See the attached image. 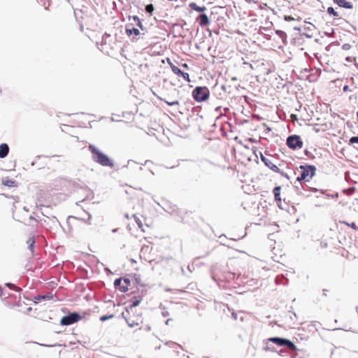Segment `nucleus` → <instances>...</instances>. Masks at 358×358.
<instances>
[{
	"label": "nucleus",
	"instance_id": "f257e3e1",
	"mask_svg": "<svg viewBox=\"0 0 358 358\" xmlns=\"http://www.w3.org/2000/svg\"><path fill=\"white\" fill-rule=\"evenodd\" d=\"M88 148L89 150L92 153V159L95 162L103 166H113L114 164L113 161L106 155L103 154L99 149H98L96 146H94V145H90Z\"/></svg>",
	"mask_w": 358,
	"mask_h": 358
},
{
	"label": "nucleus",
	"instance_id": "f03ea898",
	"mask_svg": "<svg viewBox=\"0 0 358 358\" xmlns=\"http://www.w3.org/2000/svg\"><path fill=\"white\" fill-rule=\"evenodd\" d=\"M192 96L197 102L205 101L210 96V91L207 87H196L192 91Z\"/></svg>",
	"mask_w": 358,
	"mask_h": 358
},
{
	"label": "nucleus",
	"instance_id": "7ed1b4c3",
	"mask_svg": "<svg viewBox=\"0 0 358 358\" xmlns=\"http://www.w3.org/2000/svg\"><path fill=\"white\" fill-rule=\"evenodd\" d=\"M315 168L313 166H301L300 173L297 176L298 181H309L315 175Z\"/></svg>",
	"mask_w": 358,
	"mask_h": 358
},
{
	"label": "nucleus",
	"instance_id": "20e7f679",
	"mask_svg": "<svg viewBox=\"0 0 358 358\" xmlns=\"http://www.w3.org/2000/svg\"><path fill=\"white\" fill-rule=\"evenodd\" d=\"M286 144L292 150H299L303 146L301 137L298 135H292L287 137Z\"/></svg>",
	"mask_w": 358,
	"mask_h": 358
},
{
	"label": "nucleus",
	"instance_id": "39448f33",
	"mask_svg": "<svg viewBox=\"0 0 358 358\" xmlns=\"http://www.w3.org/2000/svg\"><path fill=\"white\" fill-rule=\"evenodd\" d=\"M124 317L130 327H138L143 323V317L141 314L135 315L134 312H129V313H127Z\"/></svg>",
	"mask_w": 358,
	"mask_h": 358
},
{
	"label": "nucleus",
	"instance_id": "423d86ee",
	"mask_svg": "<svg viewBox=\"0 0 358 358\" xmlns=\"http://www.w3.org/2000/svg\"><path fill=\"white\" fill-rule=\"evenodd\" d=\"M268 341L279 345V346H287L289 349L296 351L297 348L296 346L289 340L282 338H278V337H273L268 338Z\"/></svg>",
	"mask_w": 358,
	"mask_h": 358
},
{
	"label": "nucleus",
	"instance_id": "0eeeda50",
	"mask_svg": "<svg viewBox=\"0 0 358 358\" xmlns=\"http://www.w3.org/2000/svg\"><path fill=\"white\" fill-rule=\"evenodd\" d=\"M82 320V317L77 313H71L64 316L60 323L62 325L68 326Z\"/></svg>",
	"mask_w": 358,
	"mask_h": 358
},
{
	"label": "nucleus",
	"instance_id": "6e6552de",
	"mask_svg": "<svg viewBox=\"0 0 358 358\" xmlns=\"http://www.w3.org/2000/svg\"><path fill=\"white\" fill-rule=\"evenodd\" d=\"M131 285V280L129 278H118L114 282L115 287L122 292H126Z\"/></svg>",
	"mask_w": 358,
	"mask_h": 358
},
{
	"label": "nucleus",
	"instance_id": "1a4fd4ad",
	"mask_svg": "<svg viewBox=\"0 0 358 358\" xmlns=\"http://www.w3.org/2000/svg\"><path fill=\"white\" fill-rule=\"evenodd\" d=\"M166 60L174 74L177 75L178 76L182 77V79L187 83L191 82L189 76L187 73L182 71L178 66H176L172 63L169 58H166Z\"/></svg>",
	"mask_w": 358,
	"mask_h": 358
},
{
	"label": "nucleus",
	"instance_id": "9d476101",
	"mask_svg": "<svg viewBox=\"0 0 358 358\" xmlns=\"http://www.w3.org/2000/svg\"><path fill=\"white\" fill-rule=\"evenodd\" d=\"M261 159L262 161L265 164V165L271 170L275 173L280 172V169L276 165H275L271 160L266 158L262 154H261Z\"/></svg>",
	"mask_w": 358,
	"mask_h": 358
},
{
	"label": "nucleus",
	"instance_id": "9b49d317",
	"mask_svg": "<svg viewBox=\"0 0 358 358\" xmlns=\"http://www.w3.org/2000/svg\"><path fill=\"white\" fill-rule=\"evenodd\" d=\"M1 184L8 187H17V182L13 178L9 177H5L1 178Z\"/></svg>",
	"mask_w": 358,
	"mask_h": 358
},
{
	"label": "nucleus",
	"instance_id": "f8f14e48",
	"mask_svg": "<svg viewBox=\"0 0 358 358\" xmlns=\"http://www.w3.org/2000/svg\"><path fill=\"white\" fill-rule=\"evenodd\" d=\"M196 21L202 27L207 26L210 24V20L206 14H201L196 18Z\"/></svg>",
	"mask_w": 358,
	"mask_h": 358
},
{
	"label": "nucleus",
	"instance_id": "ddd939ff",
	"mask_svg": "<svg viewBox=\"0 0 358 358\" xmlns=\"http://www.w3.org/2000/svg\"><path fill=\"white\" fill-rule=\"evenodd\" d=\"M142 301V298L141 296L138 297V298H134L132 301H131V303L129 305V307L127 308V313H129V312H131L133 313L134 312V308L138 306V304L141 303V301Z\"/></svg>",
	"mask_w": 358,
	"mask_h": 358
},
{
	"label": "nucleus",
	"instance_id": "4468645a",
	"mask_svg": "<svg viewBox=\"0 0 358 358\" xmlns=\"http://www.w3.org/2000/svg\"><path fill=\"white\" fill-rule=\"evenodd\" d=\"M125 31L128 36H131L132 34L137 36L140 34V31L136 28L131 27L130 24L127 26Z\"/></svg>",
	"mask_w": 358,
	"mask_h": 358
},
{
	"label": "nucleus",
	"instance_id": "2eb2a0df",
	"mask_svg": "<svg viewBox=\"0 0 358 358\" xmlns=\"http://www.w3.org/2000/svg\"><path fill=\"white\" fill-rule=\"evenodd\" d=\"M280 190L281 187L280 186L275 187L273 189V194L275 197V200L277 201L278 206L280 207L281 205V198H280Z\"/></svg>",
	"mask_w": 358,
	"mask_h": 358
},
{
	"label": "nucleus",
	"instance_id": "dca6fc26",
	"mask_svg": "<svg viewBox=\"0 0 358 358\" xmlns=\"http://www.w3.org/2000/svg\"><path fill=\"white\" fill-rule=\"evenodd\" d=\"M9 152V147L6 143L0 145V158L6 157Z\"/></svg>",
	"mask_w": 358,
	"mask_h": 358
},
{
	"label": "nucleus",
	"instance_id": "f3484780",
	"mask_svg": "<svg viewBox=\"0 0 358 358\" xmlns=\"http://www.w3.org/2000/svg\"><path fill=\"white\" fill-rule=\"evenodd\" d=\"M334 2L338 4L340 7H343L345 8H352V3L347 1L346 0H334Z\"/></svg>",
	"mask_w": 358,
	"mask_h": 358
},
{
	"label": "nucleus",
	"instance_id": "a211bd4d",
	"mask_svg": "<svg viewBox=\"0 0 358 358\" xmlns=\"http://www.w3.org/2000/svg\"><path fill=\"white\" fill-rule=\"evenodd\" d=\"M189 7L191 9L196 10L197 12H203L206 10V8L205 6H199L196 5V3H191L189 4Z\"/></svg>",
	"mask_w": 358,
	"mask_h": 358
},
{
	"label": "nucleus",
	"instance_id": "6ab92c4d",
	"mask_svg": "<svg viewBox=\"0 0 358 358\" xmlns=\"http://www.w3.org/2000/svg\"><path fill=\"white\" fill-rule=\"evenodd\" d=\"M340 223L343 224L352 228V229H354L355 231H358V226H357V224L355 222L349 223L346 221H340Z\"/></svg>",
	"mask_w": 358,
	"mask_h": 358
},
{
	"label": "nucleus",
	"instance_id": "aec40b11",
	"mask_svg": "<svg viewBox=\"0 0 358 358\" xmlns=\"http://www.w3.org/2000/svg\"><path fill=\"white\" fill-rule=\"evenodd\" d=\"M28 245H29V248L30 249V250L31 251V252H33V249H34V243H35V239H34V236H31L30 237L27 241Z\"/></svg>",
	"mask_w": 358,
	"mask_h": 358
},
{
	"label": "nucleus",
	"instance_id": "412c9836",
	"mask_svg": "<svg viewBox=\"0 0 358 358\" xmlns=\"http://www.w3.org/2000/svg\"><path fill=\"white\" fill-rule=\"evenodd\" d=\"M134 21L136 22V24L140 27L141 29H143V24H142V22L141 20V19L136 16V15H134L132 17Z\"/></svg>",
	"mask_w": 358,
	"mask_h": 358
},
{
	"label": "nucleus",
	"instance_id": "4be33fe9",
	"mask_svg": "<svg viewBox=\"0 0 358 358\" xmlns=\"http://www.w3.org/2000/svg\"><path fill=\"white\" fill-rule=\"evenodd\" d=\"M134 217L135 221H136V222L137 223V224H138V227H139L140 229H141V230H142L143 231H145V229H144V228H143V223H142L141 220H140V218H138L136 215H134Z\"/></svg>",
	"mask_w": 358,
	"mask_h": 358
},
{
	"label": "nucleus",
	"instance_id": "5701e85b",
	"mask_svg": "<svg viewBox=\"0 0 358 358\" xmlns=\"http://www.w3.org/2000/svg\"><path fill=\"white\" fill-rule=\"evenodd\" d=\"M145 10L147 13H148L150 15H152V13L154 11V6L152 4H148L145 6Z\"/></svg>",
	"mask_w": 358,
	"mask_h": 358
},
{
	"label": "nucleus",
	"instance_id": "b1692460",
	"mask_svg": "<svg viewBox=\"0 0 358 358\" xmlns=\"http://www.w3.org/2000/svg\"><path fill=\"white\" fill-rule=\"evenodd\" d=\"M327 13L330 15H333L335 17H338V13L336 12L332 7H329L327 8Z\"/></svg>",
	"mask_w": 358,
	"mask_h": 358
},
{
	"label": "nucleus",
	"instance_id": "393cba45",
	"mask_svg": "<svg viewBox=\"0 0 358 358\" xmlns=\"http://www.w3.org/2000/svg\"><path fill=\"white\" fill-rule=\"evenodd\" d=\"M166 103L169 106H176V105H179V101H166V100H164Z\"/></svg>",
	"mask_w": 358,
	"mask_h": 358
},
{
	"label": "nucleus",
	"instance_id": "a878e982",
	"mask_svg": "<svg viewBox=\"0 0 358 358\" xmlns=\"http://www.w3.org/2000/svg\"><path fill=\"white\" fill-rule=\"evenodd\" d=\"M349 142L350 144L358 143V136H352L350 138Z\"/></svg>",
	"mask_w": 358,
	"mask_h": 358
},
{
	"label": "nucleus",
	"instance_id": "bb28decb",
	"mask_svg": "<svg viewBox=\"0 0 358 358\" xmlns=\"http://www.w3.org/2000/svg\"><path fill=\"white\" fill-rule=\"evenodd\" d=\"M284 19L285 21L290 22L294 20V18L289 15H285Z\"/></svg>",
	"mask_w": 358,
	"mask_h": 358
},
{
	"label": "nucleus",
	"instance_id": "cd10ccee",
	"mask_svg": "<svg viewBox=\"0 0 358 358\" xmlns=\"http://www.w3.org/2000/svg\"><path fill=\"white\" fill-rule=\"evenodd\" d=\"M290 118H291V120L294 122H297L298 121V117H297V115H295V114H292L290 115Z\"/></svg>",
	"mask_w": 358,
	"mask_h": 358
},
{
	"label": "nucleus",
	"instance_id": "c85d7f7f",
	"mask_svg": "<svg viewBox=\"0 0 358 358\" xmlns=\"http://www.w3.org/2000/svg\"><path fill=\"white\" fill-rule=\"evenodd\" d=\"M112 317H113V315H109V316H102V317L100 318V320H101V321H103H103H106V320L110 319V318H112Z\"/></svg>",
	"mask_w": 358,
	"mask_h": 358
},
{
	"label": "nucleus",
	"instance_id": "c756f323",
	"mask_svg": "<svg viewBox=\"0 0 358 358\" xmlns=\"http://www.w3.org/2000/svg\"><path fill=\"white\" fill-rule=\"evenodd\" d=\"M47 298H48V296H38V297H36V299L38 300L45 299Z\"/></svg>",
	"mask_w": 358,
	"mask_h": 358
},
{
	"label": "nucleus",
	"instance_id": "7c9ffc66",
	"mask_svg": "<svg viewBox=\"0 0 358 358\" xmlns=\"http://www.w3.org/2000/svg\"><path fill=\"white\" fill-rule=\"evenodd\" d=\"M343 90L344 92L350 91V88H349L348 85H345V86L343 87Z\"/></svg>",
	"mask_w": 358,
	"mask_h": 358
},
{
	"label": "nucleus",
	"instance_id": "2f4dec72",
	"mask_svg": "<svg viewBox=\"0 0 358 358\" xmlns=\"http://www.w3.org/2000/svg\"><path fill=\"white\" fill-rule=\"evenodd\" d=\"M182 67L184 68V69H189V66L187 64L185 63V64H182Z\"/></svg>",
	"mask_w": 358,
	"mask_h": 358
},
{
	"label": "nucleus",
	"instance_id": "473e14b6",
	"mask_svg": "<svg viewBox=\"0 0 358 358\" xmlns=\"http://www.w3.org/2000/svg\"><path fill=\"white\" fill-rule=\"evenodd\" d=\"M345 60H346L347 62H351V61H352V60H351V58H350V57H346V59H345Z\"/></svg>",
	"mask_w": 358,
	"mask_h": 358
},
{
	"label": "nucleus",
	"instance_id": "72a5a7b5",
	"mask_svg": "<svg viewBox=\"0 0 358 358\" xmlns=\"http://www.w3.org/2000/svg\"><path fill=\"white\" fill-rule=\"evenodd\" d=\"M145 329L147 330V331H150L151 329V328L150 327H148V326H146L145 327Z\"/></svg>",
	"mask_w": 358,
	"mask_h": 358
},
{
	"label": "nucleus",
	"instance_id": "f704fd0d",
	"mask_svg": "<svg viewBox=\"0 0 358 358\" xmlns=\"http://www.w3.org/2000/svg\"><path fill=\"white\" fill-rule=\"evenodd\" d=\"M7 285H8L9 287H14V285H11V284H9V283H8V284H7Z\"/></svg>",
	"mask_w": 358,
	"mask_h": 358
},
{
	"label": "nucleus",
	"instance_id": "c9c22d12",
	"mask_svg": "<svg viewBox=\"0 0 358 358\" xmlns=\"http://www.w3.org/2000/svg\"><path fill=\"white\" fill-rule=\"evenodd\" d=\"M352 331L355 332H358V329H355V327L352 328Z\"/></svg>",
	"mask_w": 358,
	"mask_h": 358
},
{
	"label": "nucleus",
	"instance_id": "e433bc0d",
	"mask_svg": "<svg viewBox=\"0 0 358 358\" xmlns=\"http://www.w3.org/2000/svg\"><path fill=\"white\" fill-rule=\"evenodd\" d=\"M64 183H65V181H64V180H60V184H61V185H62V184H64Z\"/></svg>",
	"mask_w": 358,
	"mask_h": 358
},
{
	"label": "nucleus",
	"instance_id": "4c0bfd02",
	"mask_svg": "<svg viewBox=\"0 0 358 358\" xmlns=\"http://www.w3.org/2000/svg\"><path fill=\"white\" fill-rule=\"evenodd\" d=\"M2 295V288L0 286V296Z\"/></svg>",
	"mask_w": 358,
	"mask_h": 358
},
{
	"label": "nucleus",
	"instance_id": "58836bf2",
	"mask_svg": "<svg viewBox=\"0 0 358 358\" xmlns=\"http://www.w3.org/2000/svg\"><path fill=\"white\" fill-rule=\"evenodd\" d=\"M357 118H358V111L357 112Z\"/></svg>",
	"mask_w": 358,
	"mask_h": 358
}]
</instances>
